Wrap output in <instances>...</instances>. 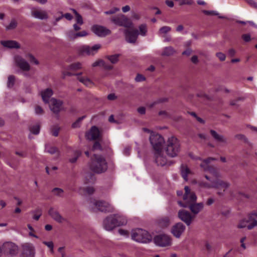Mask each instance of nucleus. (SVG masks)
Instances as JSON below:
<instances>
[{
    "instance_id": "1",
    "label": "nucleus",
    "mask_w": 257,
    "mask_h": 257,
    "mask_svg": "<svg viewBox=\"0 0 257 257\" xmlns=\"http://www.w3.org/2000/svg\"><path fill=\"white\" fill-rule=\"evenodd\" d=\"M107 163L105 158L100 155L94 154L91 158L90 169L93 172L101 174L107 170Z\"/></svg>"
},
{
    "instance_id": "2",
    "label": "nucleus",
    "mask_w": 257,
    "mask_h": 257,
    "mask_svg": "<svg viewBox=\"0 0 257 257\" xmlns=\"http://www.w3.org/2000/svg\"><path fill=\"white\" fill-rule=\"evenodd\" d=\"M164 149L169 157L174 158L177 157L181 150L179 140L174 136L169 137L167 141Z\"/></svg>"
},
{
    "instance_id": "3",
    "label": "nucleus",
    "mask_w": 257,
    "mask_h": 257,
    "mask_svg": "<svg viewBox=\"0 0 257 257\" xmlns=\"http://www.w3.org/2000/svg\"><path fill=\"white\" fill-rule=\"evenodd\" d=\"M132 238L137 242L148 243L152 241V235L146 230L137 228L133 230L131 233Z\"/></svg>"
},
{
    "instance_id": "4",
    "label": "nucleus",
    "mask_w": 257,
    "mask_h": 257,
    "mask_svg": "<svg viewBox=\"0 0 257 257\" xmlns=\"http://www.w3.org/2000/svg\"><path fill=\"white\" fill-rule=\"evenodd\" d=\"M150 143L155 152L162 151L165 143L164 138L159 134H151L149 138Z\"/></svg>"
},
{
    "instance_id": "5",
    "label": "nucleus",
    "mask_w": 257,
    "mask_h": 257,
    "mask_svg": "<svg viewBox=\"0 0 257 257\" xmlns=\"http://www.w3.org/2000/svg\"><path fill=\"white\" fill-rule=\"evenodd\" d=\"M110 21L116 25L125 28H130L133 25L132 22L122 14L112 17L110 19Z\"/></svg>"
},
{
    "instance_id": "6",
    "label": "nucleus",
    "mask_w": 257,
    "mask_h": 257,
    "mask_svg": "<svg viewBox=\"0 0 257 257\" xmlns=\"http://www.w3.org/2000/svg\"><path fill=\"white\" fill-rule=\"evenodd\" d=\"M93 204L98 211L102 212L111 213L114 211V208L110 203L103 200L94 201Z\"/></svg>"
},
{
    "instance_id": "7",
    "label": "nucleus",
    "mask_w": 257,
    "mask_h": 257,
    "mask_svg": "<svg viewBox=\"0 0 257 257\" xmlns=\"http://www.w3.org/2000/svg\"><path fill=\"white\" fill-rule=\"evenodd\" d=\"M101 47V45L99 44H95L92 47H90L88 45H83L79 48L78 51L79 54L82 55L86 54L89 56H93Z\"/></svg>"
},
{
    "instance_id": "8",
    "label": "nucleus",
    "mask_w": 257,
    "mask_h": 257,
    "mask_svg": "<svg viewBox=\"0 0 257 257\" xmlns=\"http://www.w3.org/2000/svg\"><path fill=\"white\" fill-rule=\"evenodd\" d=\"M171 238L166 234H162L156 235L154 238L155 243L161 247H166L171 245Z\"/></svg>"
},
{
    "instance_id": "9",
    "label": "nucleus",
    "mask_w": 257,
    "mask_h": 257,
    "mask_svg": "<svg viewBox=\"0 0 257 257\" xmlns=\"http://www.w3.org/2000/svg\"><path fill=\"white\" fill-rule=\"evenodd\" d=\"M3 251L5 254L14 256L18 253V246L12 242H6L3 245Z\"/></svg>"
},
{
    "instance_id": "10",
    "label": "nucleus",
    "mask_w": 257,
    "mask_h": 257,
    "mask_svg": "<svg viewBox=\"0 0 257 257\" xmlns=\"http://www.w3.org/2000/svg\"><path fill=\"white\" fill-rule=\"evenodd\" d=\"M162 151L155 152V161L158 166L163 167L165 166H170L174 163L173 161H168L165 156L162 154Z\"/></svg>"
},
{
    "instance_id": "11",
    "label": "nucleus",
    "mask_w": 257,
    "mask_h": 257,
    "mask_svg": "<svg viewBox=\"0 0 257 257\" xmlns=\"http://www.w3.org/2000/svg\"><path fill=\"white\" fill-rule=\"evenodd\" d=\"M179 204L183 207L188 208L192 213L195 215L199 213L203 208L204 204L202 202L193 203L191 204H183V202H178Z\"/></svg>"
},
{
    "instance_id": "12",
    "label": "nucleus",
    "mask_w": 257,
    "mask_h": 257,
    "mask_svg": "<svg viewBox=\"0 0 257 257\" xmlns=\"http://www.w3.org/2000/svg\"><path fill=\"white\" fill-rule=\"evenodd\" d=\"M91 30L96 36L100 37H104L111 34V31L109 29L98 25H93L91 27Z\"/></svg>"
},
{
    "instance_id": "13",
    "label": "nucleus",
    "mask_w": 257,
    "mask_h": 257,
    "mask_svg": "<svg viewBox=\"0 0 257 257\" xmlns=\"http://www.w3.org/2000/svg\"><path fill=\"white\" fill-rule=\"evenodd\" d=\"M256 226H257V220L250 214L249 215L247 220L243 219L240 221L238 225V227L242 228L247 227L248 230H251Z\"/></svg>"
},
{
    "instance_id": "14",
    "label": "nucleus",
    "mask_w": 257,
    "mask_h": 257,
    "mask_svg": "<svg viewBox=\"0 0 257 257\" xmlns=\"http://www.w3.org/2000/svg\"><path fill=\"white\" fill-rule=\"evenodd\" d=\"M125 40L129 43L134 44L136 42L139 33L138 30H129L125 29L124 31Z\"/></svg>"
},
{
    "instance_id": "15",
    "label": "nucleus",
    "mask_w": 257,
    "mask_h": 257,
    "mask_svg": "<svg viewBox=\"0 0 257 257\" xmlns=\"http://www.w3.org/2000/svg\"><path fill=\"white\" fill-rule=\"evenodd\" d=\"M185 229V226L182 222H178L172 227L171 232L175 237L179 238L184 233Z\"/></svg>"
},
{
    "instance_id": "16",
    "label": "nucleus",
    "mask_w": 257,
    "mask_h": 257,
    "mask_svg": "<svg viewBox=\"0 0 257 257\" xmlns=\"http://www.w3.org/2000/svg\"><path fill=\"white\" fill-rule=\"evenodd\" d=\"M114 217L112 214L110 215L103 220V226L106 230L111 231L116 227Z\"/></svg>"
},
{
    "instance_id": "17",
    "label": "nucleus",
    "mask_w": 257,
    "mask_h": 257,
    "mask_svg": "<svg viewBox=\"0 0 257 257\" xmlns=\"http://www.w3.org/2000/svg\"><path fill=\"white\" fill-rule=\"evenodd\" d=\"M178 217L183 222H184L187 226H189L193 219L190 213L185 210H179L178 213Z\"/></svg>"
},
{
    "instance_id": "18",
    "label": "nucleus",
    "mask_w": 257,
    "mask_h": 257,
    "mask_svg": "<svg viewBox=\"0 0 257 257\" xmlns=\"http://www.w3.org/2000/svg\"><path fill=\"white\" fill-rule=\"evenodd\" d=\"M23 249L22 253L26 257H34L35 256V247L30 243H25L22 245Z\"/></svg>"
},
{
    "instance_id": "19",
    "label": "nucleus",
    "mask_w": 257,
    "mask_h": 257,
    "mask_svg": "<svg viewBox=\"0 0 257 257\" xmlns=\"http://www.w3.org/2000/svg\"><path fill=\"white\" fill-rule=\"evenodd\" d=\"M16 65L22 70L28 71L30 69V66L28 62L20 56L15 57Z\"/></svg>"
},
{
    "instance_id": "20",
    "label": "nucleus",
    "mask_w": 257,
    "mask_h": 257,
    "mask_svg": "<svg viewBox=\"0 0 257 257\" xmlns=\"http://www.w3.org/2000/svg\"><path fill=\"white\" fill-rule=\"evenodd\" d=\"M50 109L55 114H58L61 110V107L63 104V101L52 98L51 99Z\"/></svg>"
},
{
    "instance_id": "21",
    "label": "nucleus",
    "mask_w": 257,
    "mask_h": 257,
    "mask_svg": "<svg viewBox=\"0 0 257 257\" xmlns=\"http://www.w3.org/2000/svg\"><path fill=\"white\" fill-rule=\"evenodd\" d=\"M99 136V131L96 126H92L89 132L86 134V137L89 140H96L98 139Z\"/></svg>"
},
{
    "instance_id": "22",
    "label": "nucleus",
    "mask_w": 257,
    "mask_h": 257,
    "mask_svg": "<svg viewBox=\"0 0 257 257\" xmlns=\"http://www.w3.org/2000/svg\"><path fill=\"white\" fill-rule=\"evenodd\" d=\"M211 188H224L227 189L229 187L230 184L227 182H225L222 180L216 179L211 181Z\"/></svg>"
},
{
    "instance_id": "23",
    "label": "nucleus",
    "mask_w": 257,
    "mask_h": 257,
    "mask_svg": "<svg viewBox=\"0 0 257 257\" xmlns=\"http://www.w3.org/2000/svg\"><path fill=\"white\" fill-rule=\"evenodd\" d=\"M156 223L161 228H166L170 225V219L168 216L161 217L156 220Z\"/></svg>"
},
{
    "instance_id": "24",
    "label": "nucleus",
    "mask_w": 257,
    "mask_h": 257,
    "mask_svg": "<svg viewBox=\"0 0 257 257\" xmlns=\"http://www.w3.org/2000/svg\"><path fill=\"white\" fill-rule=\"evenodd\" d=\"M210 133L216 142L223 144H227V139L223 135L218 134L215 131L213 130L210 131Z\"/></svg>"
},
{
    "instance_id": "25",
    "label": "nucleus",
    "mask_w": 257,
    "mask_h": 257,
    "mask_svg": "<svg viewBox=\"0 0 257 257\" xmlns=\"http://www.w3.org/2000/svg\"><path fill=\"white\" fill-rule=\"evenodd\" d=\"M1 43L4 47L10 49H19L21 48L20 44L14 40L2 41Z\"/></svg>"
},
{
    "instance_id": "26",
    "label": "nucleus",
    "mask_w": 257,
    "mask_h": 257,
    "mask_svg": "<svg viewBox=\"0 0 257 257\" xmlns=\"http://www.w3.org/2000/svg\"><path fill=\"white\" fill-rule=\"evenodd\" d=\"M48 214L54 220L59 223H61L64 220V218L60 213L57 211L54 210L53 208L51 207L50 208Z\"/></svg>"
},
{
    "instance_id": "27",
    "label": "nucleus",
    "mask_w": 257,
    "mask_h": 257,
    "mask_svg": "<svg viewBox=\"0 0 257 257\" xmlns=\"http://www.w3.org/2000/svg\"><path fill=\"white\" fill-rule=\"evenodd\" d=\"M92 66L94 67H102L105 70H110L112 69L113 66L109 64H107L102 59H98V60L94 62L92 64Z\"/></svg>"
},
{
    "instance_id": "28",
    "label": "nucleus",
    "mask_w": 257,
    "mask_h": 257,
    "mask_svg": "<svg viewBox=\"0 0 257 257\" xmlns=\"http://www.w3.org/2000/svg\"><path fill=\"white\" fill-rule=\"evenodd\" d=\"M112 215L113 216H115L114 218L115 219L116 227L122 226L126 224L127 220L124 216L120 214H114Z\"/></svg>"
},
{
    "instance_id": "29",
    "label": "nucleus",
    "mask_w": 257,
    "mask_h": 257,
    "mask_svg": "<svg viewBox=\"0 0 257 257\" xmlns=\"http://www.w3.org/2000/svg\"><path fill=\"white\" fill-rule=\"evenodd\" d=\"M53 94V92L51 88H47L44 91H41V96L43 101L45 103H48L50 98Z\"/></svg>"
},
{
    "instance_id": "30",
    "label": "nucleus",
    "mask_w": 257,
    "mask_h": 257,
    "mask_svg": "<svg viewBox=\"0 0 257 257\" xmlns=\"http://www.w3.org/2000/svg\"><path fill=\"white\" fill-rule=\"evenodd\" d=\"M32 15L35 18L40 20L47 19L48 15L45 11L36 10L32 12Z\"/></svg>"
},
{
    "instance_id": "31",
    "label": "nucleus",
    "mask_w": 257,
    "mask_h": 257,
    "mask_svg": "<svg viewBox=\"0 0 257 257\" xmlns=\"http://www.w3.org/2000/svg\"><path fill=\"white\" fill-rule=\"evenodd\" d=\"M181 175L184 180L188 181V175L191 173V171L187 165L182 164L180 166Z\"/></svg>"
},
{
    "instance_id": "32",
    "label": "nucleus",
    "mask_w": 257,
    "mask_h": 257,
    "mask_svg": "<svg viewBox=\"0 0 257 257\" xmlns=\"http://www.w3.org/2000/svg\"><path fill=\"white\" fill-rule=\"evenodd\" d=\"M175 50L172 46L166 47L164 49L162 55L164 56H169L175 53Z\"/></svg>"
},
{
    "instance_id": "33",
    "label": "nucleus",
    "mask_w": 257,
    "mask_h": 257,
    "mask_svg": "<svg viewBox=\"0 0 257 257\" xmlns=\"http://www.w3.org/2000/svg\"><path fill=\"white\" fill-rule=\"evenodd\" d=\"M120 54H116L112 55H107L105 58L107 59L112 64H116L119 60Z\"/></svg>"
},
{
    "instance_id": "34",
    "label": "nucleus",
    "mask_w": 257,
    "mask_h": 257,
    "mask_svg": "<svg viewBox=\"0 0 257 257\" xmlns=\"http://www.w3.org/2000/svg\"><path fill=\"white\" fill-rule=\"evenodd\" d=\"M197 200V196L195 193L192 192V193L189 194V198L188 200H184L183 204H191L195 203Z\"/></svg>"
},
{
    "instance_id": "35",
    "label": "nucleus",
    "mask_w": 257,
    "mask_h": 257,
    "mask_svg": "<svg viewBox=\"0 0 257 257\" xmlns=\"http://www.w3.org/2000/svg\"><path fill=\"white\" fill-rule=\"evenodd\" d=\"M40 130V124L37 123L29 127V131L34 135H37L39 134Z\"/></svg>"
},
{
    "instance_id": "36",
    "label": "nucleus",
    "mask_w": 257,
    "mask_h": 257,
    "mask_svg": "<svg viewBox=\"0 0 257 257\" xmlns=\"http://www.w3.org/2000/svg\"><path fill=\"white\" fill-rule=\"evenodd\" d=\"M81 68L82 64L79 62L73 63L68 66V69L74 71L80 69Z\"/></svg>"
},
{
    "instance_id": "37",
    "label": "nucleus",
    "mask_w": 257,
    "mask_h": 257,
    "mask_svg": "<svg viewBox=\"0 0 257 257\" xmlns=\"http://www.w3.org/2000/svg\"><path fill=\"white\" fill-rule=\"evenodd\" d=\"M200 166L201 168H203L205 171H208L211 173H214L216 172L215 168L211 166L201 164Z\"/></svg>"
},
{
    "instance_id": "38",
    "label": "nucleus",
    "mask_w": 257,
    "mask_h": 257,
    "mask_svg": "<svg viewBox=\"0 0 257 257\" xmlns=\"http://www.w3.org/2000/svg\"><path fill=\"white\" fill-rule=\"evenodd\" d=\"M45 151L50 154H54L58 151L56 147H52L48 145L45 146Z\"/></svg>"
},
{
    "instance_id": "39",
    "label": "nucleus",
    "mask_w": 257,
    "mask_h": 257,
    "mask_svg": "<svg viewBox=\"0 0 257 257\" xmlns=\"http://www.w3.org/2000/svg\"><path fill=\"white\" fill-rule=\"evenodd\" d=\"M15 82V77L14 75H10L8 77L7 86L9 88H12Z\"/></svg>"
},
{
    "instance_id": "40",
    "label": "nucleus",
    "mask_w": 257,
    "mask_h": 257,
    "mask_svg": "<svg viewBox=\"0 0 257 257\" xmlns=\"http://www.w3.org/2000/svg\"><path fill=\"white\" fill-rule=\"evenodd\" d=\"M18 25V23L15 19H12L10 24L6 27L7 30H14L15 29Z\"/></svg>"
},
{
    "instance_id": "41",
    "label": "nucleus",
    "mask_w": 257,
    "mask_h": 257,
    "mask_svg": "<svg viewBox=\"0 0 257 257\" xmlns=\"http://www.w3.org/2000/svg\"><path fill=\"white\" fill-rule=\"evenodd\" d=\"M140 30V34L141 35L143 36H145L147 34V28L146 24H141L139 27Z\"/></svg>"
},
{
    "instance_id": "42",
    "label": "nucleus",
    "mask_w": 257,
    "mask_h": 257,
    "mask_svg": "<svg viewBox=\"0 0 257 257\" xmlns=\"http://www.w3.org/2000/svg\"><path fill=\"white\" fill-rule=\"evenodd\" d=\"M77 79L80 82L83 83L86 86L89 85L92 83L91 81L87 77H78Z\"/></svg>"
},
{
    "instance_id": "43",
    "label": "nucleus",
    "mask_w": 257,
    "mask_h": 257,
    "mask_svg": "<svg viewBox=\"0 0 257 257\" xmlns=\"http://www.w3.org/2000/svg\"><path fill=\"white\" fill-rule=\"evenodd\" d=\"M87 183H93L95 180V175L91 173H88L85 176Z\"/></svg>"
},
{
    "instance_id": "44",
    "label": "nucleus",
    "mask_w": 257,
    "mask_h": 257,
    "mask_svg": "<svg viewBox=\"0 0 257 257\" xmlns=\"http://www.w3.org/2000/svg\"><path fill=\"white\" fill-rule=\"evenodd\" d=\"M26 57L29 59L31 63H34L36 65H38L39 62L35 57L31 54H28L26 55Z\"/></svg>"
},
{
    "instance_id": "45",
    "label": "nucleus",
    "mask_w": 257,
    "mask_h": 257,
    "mask_svg": "<svg viewBox=\"0 0 257 257\" xmlns=\"http://www.w3.org/2000/svg\"><path fill=\"white\" fill-rule=\"evenodd\" d=\"M74 157L69 159V162L74 163L76 162L78 157L81 155V152L80 151H76L74 153Z\"/></svg>"
},
{
    "instance_id": "46",
    "label": "nucleus",
    "mask_w": 257,
    "mask_h": 257,
    "mask_svg": "<svg viewBox=\"0 0 257 257\" xmlns=\"http://www.w3.org/2000/svg\"><path fill=\"white\" fill-rule=\"evenodd\" d=\"M92 149L93 151L99 150L100 151H102L103 150L100 143L97 141L94 142Z\"/></svg>"
},
{
    "instance_id": "47",
    "label": "nucleus",
    "mask_w": 257,
    "mask_h": 257,
    "mask_svg": "<svg viewBox=\"0 0 257 257\" xmlns=\"http://www.w3.org/2000/svg\"><path fill=\"white\" fill-rule=\"evenodd\" d=\"M85 117V115L79 117L72 124L73 128H76L80 126L81 121Z\"/></svg>"
},
{
    "instance_id": "48",
    "label": "nucleus",
    "mask_w": 257,
    "mask_h": 257,
    "mask_svg": "<svg viewBox=\"0 0 257 257\" xmlns=\"http://www.w3.org/2000/svg\"><path fill=\"white\" fill-rule=\"evenodd\" d=\"M171 28L169 26H163L161 27L159 31V34H166L171 31Z\"/></svg>"
},
{
    "instance_id": "49",
    "label": "nucleus",
    "mask_w": 257,
    "mask_h": 257,
    "mask_svg": "<svg viewBox=\"0 0 257 257\" xmlns=\"http://www.w3.org/2000/svg\"><path fill=\"white\" fill-rule=\"evenodd\" d=\"M184 190H185V193L183 195V198L184 200H188V199L189 198V194L192 193V192H191L189 187L187 186H185Z\"/></svg>"
},
{
    "instance_id": "50",
    "label": "nucleus",
    "mask_w": 257,
    "mask_h": 257,
    "mask_svg": "<svg viewBox=\"0 0 257 257\" xmlns=\"http://www.w3.org/2000/svg\"><path fill=\"white\" fill-rule=\"evenodd\" d=\"M199 186L201 188L210 189L211 188V183H207L203 181H199L198 182Z\"/></svg>"
},
{
    "instance_id": "51",
    "label": "nucleus",
    "mask_w": 257,
    "mask_h": 257,
    "mask_svg": "<svg viewBox=\"0 0 257 257\" xmlns=\"http://www.w3.org/2000/svg\"><path fill=\"white\" fill-rule=\"evenodd\" d=\"M198 159L202 161L203 163L202 164L206 165H209L208 164L211 162V161H214L216 160L215 158L212 157H209L206 159L203 160L201 158L199 157Z\"/></svg>"
},
{
    "instance_id": "52",
    "label": "nucleus",
    "mask_w": 257,
    "mask_h": 257,
    "mask_svg": "<svg viewBox=\"0 0 257 257\" xmlns=\"http://www.w3.org/2000/svg\"><path fill=\"white\" fill-rule=\"evenodd\" d=\"M52 192L55 193V195L58 196H62V194L63 193L64 191L63 189L59 188H54L52 190Z\"/></svg>"
},
{
    "instance_id": "53",
    "label": "nucleus",
    "mask_w": 257,
    "mask_h": 257,
    "mask_svg": "<svg viewBox=\"0 0 257 257\" xmlns=\"http://www.w3.org/2000/svg\"><path fill=\"white\" fill-rule=\"evenodd\" d=\"M235 138L237 140H242L244 142L248 143V140L244 135L237 134L235 136Z\"/></svg>"
},
{
    "instance_id": "54",
    "label": "nucleus",
    "mask_w": 257,
    "mask_h": 257,
    "mask_svg": "<svg viewBox=\"0 0 257 257\" xmlns=\"http://www.w3.org/2000/svg\"><path fill=\"white\" fill-rule=\"evenodd\" d=\"M202 13L207 16L210 15H214V16H218L219 14L214 11H207V10H203Z\"/></svg>"
},
{
    "instance_id": "55",
    "label": "nucleus",
    "mask_w": 257,
    "mask_h": 257,
    "mask_svg": "<svg viewBox=\"0 0 257 257\" xmlns=\"http://www.w3.org/2000/svg\"><path fill=\"white\" fill-rule=\"evenodd\" d=\"M60 131V127L55 126L51 129V134L54 137H57Z\"/></svg>"
},
{
    "instance_id": "56",
    "label": "nucleus",
    "mask_w": 257,
    "mask_h": 257,
    "mask_svg": "<svg viewBox=\"0 0 257 257\" xmlns=\"http://www.w3.org/2000/svg\"><path fill=\"white\" fill-rule=\"evenodd\" d=\"M43 243L45 245H47L49 248H50L51 252L52 253L53 252V251H54V250H53L54 244H53V242L52 241H44L43 242Z\"/></svg>"
},
{
    "instance_id": "57",
    "label": "nucleus",
    "mask_w": 257,
    "mask_h": 257,
    "mask_svg": "<svg viewBox=\"0 0 257 257\" xmlns=\"http://www.w3.org/2000/svg\"><path fill=\"white\" fill-rule=\"evenodd\" d=\"M87 35H88L87 32L85 31H83L76 33L74 35V38H76L77 37H85Z\"/></svg>"
},
{
    "instance_id": "58",
    "label": "nucleus",
    "mask_w": 257,
    "mask_h": 257,
    "mask_svg": "<svg viewBox=\"0 0 257 257\" xmlns=\"http://www.w3.org/2000/svg\"><path fill=\"white\" fill-rule=\"evenodd\" d=\"M35 111L37 114H42L44 112L43 108L39 105H36L35 106Z\"/></svg>"
},
{
    "instance_id": "59",
    "label": "nucleus",
    "mask_w": 257,
    "mask_h": 257,
    "mask_svg": "<svg viewBox=\"0 0 257 257\" xmlns=\"http://www.w3.org/2000/svg\"><path fill=\"white\" fill-rule=\"evenodd\" d=\"M216 56L221 61H223L225 60L226 56L222 52L216 53Z\"/></svg>"
},
{
    "instance_id": "60",
    "label": "nucleus",
    "mask_w": 257,
    "mask_h": 257,
    "mask_svg": "<svg viewBox=\"0 0 257 257\" xmlns=\"http://www.w3.org/2000/svg\"><path fill=\"white\" fill-rule=\"evenodd\" d=\"M76 17V21L77 24L82 25L83 24V21L82 16L79 14H77Z\"/></svg>"
},
{
    "instance_id": "61",
    "label": "nucleus",
    "mask_w": 257,
    "mask_h": 257,
    "mask_svg": "<svg viewBox=\"0 0 257 257\" xmlns=\"http://www.w3.org/2000/svg\"><path fill=\"white\" fill-rule=\"evenodd\" d=\"M146 80V78L142 74H138L135 78V80L137 82H141Z\"/></svg>"
},
{
    "instance_id": "62",
    "label": "nucleus",
    "mask_w": 257,
    "mask_h": 257,
    "mask_svg": "<svg viewBox=\"0 0 257 257\" xmlns=\"http://www.w3.org/2000/svg\"><path fill=\"white\" fill-rule=\"evenodd\" d=\"M119 10V8H113V9L106 11L104 12V13L106 15H111L115 13L116 12H118Z\"/></svg>"
},
{
    "instance_id": "63",
    "label": "nucleus",
    "mask_w": 257,
    "mask_h": 257,
    "mask_svg": "<svg viewBox=\"0 0 257 257\" xmlns=\"http://www.w3.org/2000/svg\"><path fill=\"white\" fill-rule=\"evenodd\" d=\"M245 2L251 7L257 9V3L253 0H245Z\"/></svg>"
},
{
    "instance_id": "64",
    "label": "nucleus",
    "mask_w": 257,
    "mask_h": 257,
    "mask_svg": "<svg viewBox=\"0 0 257 257\" xmlns=\"http://www.w3.org/2000/svg\"><path fill=\"white\" fill-rule=\"evenodd\" d=\"M241 37L245 42H248L251 40L250 35L249 34H243Z\"/></svg>"
}]
</instances>
